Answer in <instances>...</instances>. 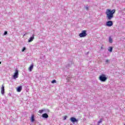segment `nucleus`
<instances>
[{
    "instance_id": "1",
    "label": "nucleus",
    "mask_w": 125,
    "mask_h": 125,
    "mask_svg": "<svg viewBox=\"0 0 125 125\" xmlns=\"http://www.w3.org/2000/svg\"><path fill=\"white\" fill-rule=\"evenodd\" d=\"M115 12H116V10L115 9L111 10L107 9L105 11L106 19L109 21L106 23V25L107 26V27H111V26H113V22L110 20H112V19L114 18Z\"/></svg>"
},
{
    "instance_id": "2",
    "label": "nucleus",
    "mask_w": 125,
    "mask_h": 125,
    "mask_svg": "<svg viewBox=\"0 0 125 125\" xmlns=\"http://www.w3.org/2000/svg\"><path fill=\"white\" fill-rule=\"evenodd\" d=\"M99 79L101 82H106L107 80V77H106V75L104 74L100 75Z\"/></svg>"
},
{
    "instance_id": "3",
    "label": "nucleus",
    "mask_w": 125,
    "mask_h": 125,
    "mask_svg": "<svg viewBox=\"0 0 125 125\" xmlns=\"http://www.w3.org/2000/svg\"><path fill=\"white\" fill-rule=\"evenodd\" d=\"M87 35L86 30H83L82 31V33L79 34V37L80 38H84V37H86Z\"/></svg>"
},
{
    "instance_id": "4",
    "label": "nucleus",
    "mask_w": 125,
    "mask_h": 125,
    "mask_svg": "<svg viewBox=\"0 0 125 125\" xmlns=\"http://www.w3.org/2000/svg\"><path fill=\"white\" fill-rule=\"evenodd\" d=\"M19 75V73L18 72V70H16L15 71V72L14 73V75H13L14 79H17L18 78V75Z\"/></svg>"
},
{
    "instance_id": "5",
    "label": "nucleus",
    "mask_w": 125,
    "mask_h": 125,
    "mask_svg": "<svg viewBox=\"0 0 125 125\" xmlns=\"http://www.w3.org/2000/svg\"><path fill=\"white\" fill-rule=\"evenodd\" d=\"M70 121L72 122V123H78V121L74 117H71L70 118Z\"/></svg>"
},
{
    "instance_id": "6",
    "label": "nucleus",
    "mask_w": 125,
    "mask_h": 125,
    "mask_svg": "<svg viewBox=\"0 0 125 125\" xmlns=\"http://www.w3.org/2000/svg\"><path fill=\"white\" fill-rule=\"evenodd\" d=\"M34 39H35V35L33 34L32 37H30L28 39V42H33V41H34Z\"/></svg>"
},
{
    "instance_id": "7",
    "label": "nucleus",
    "mask_w": 125,
    "mask_h": 125,
    "mask_svg": "<svg viewBox=\"0 0 125 125\" xmlns=\"http://www.w3.org/2000/svg\"><path fill=\"white\" fill-rule=\"evenodd\" d=\"M21 90H22V86L18 87L17 88V91H18V92H21Z\"/></svg>"
},
{
    "instance_id": "8",
    "label": "nucleus",
    "mask_w": 125,
    "mask_h": 125,
    "mask_svg": "<svg viewBox=\"0 0 125 125\" xmlns=\"http://www.w3.org/2000/svg\"><path fill=\"white\" fill-rule=\"evenodd\" d=\"M34 68V64H32L28 68V70L29 72H32V70H33Z\"/></svg>"
},
{
    "instance_id": "9",
    "label": "nucleus",
    "mask_w": 125,
    "mask_h": 125,
    "mask_svg": "<svg viewBox=\"0 0 125 125\" xmlns=\"http://www.w3.org/2000/svg\"><path fill=\"white\" fill-rule=\"evenodd\" d=\"M42 117L45 119H47V118H48V115H47V113H44L42 115Z\"/></svg>"
},
{
    "instance_id": "10",
    "label": "nucleus",
    "mask_w": 125,
    "mask_h": 125,
    "mask_svg": "<svg viewBox=\"0 0 125 125\" xmlns=\"http://www.w3.org/2000/svg\"><path fill=\"white\" fill-rule=\"evenodd\" d=\"M1 93L2 94H4V86H3V85H2V87L1 89Z\"/></svg>"
},
{
    "instance_id": "11",
    "label": "nucleus",
    "mask_w": 125,
    "mask_h": 125,
    "mask_svg": "<svg viewBox=\"0 0 125 125\" xmlns=\"http://www.w3.org/2000/svg\"><path fill=\"white\" fill-rule=\"evenodd\" d=\"M31 122L32 123H34V122H35V116H34V115H32L31 116Z\"/></svg>"
},
{
    "instance_id": "12",
    "label": "nucleus",
    "mask_w": 125,
    "mask_h": 125,
    "mask_svg": "<svg viewBox=\"0 0 125 125\" xmlns=\"http://www.w3.org/2000/svg\"><path fill=\"white\" fill-rule=\"evenodd\" d=\"M109 42H110V43H112V42H113V40L111 37H109Z\"/></svg>"
},
{
    "instance_id": "13",
    "label": "nucleus",
    "mask_w": 125,
    "mask_h": 125,
    "mask_svg": "<svg viewBox=\"0 0 125 125\" xmlns=\"http://www.w3.org/2000/svg\"><path fill=\"white\" fill-rule=\"evenodd\" d=\"M112 50H113V47H109V48L108 49V51H109V52H112Z\"/></svg>"
},
{
    "instance_id": "14",
    "label": "nucleus",
    "mask_w": 125,
    "mask_h": 125,
    "mask_svg": "<svg viewBox=\"0 0 125 125\" xmlns=\"http://www.w3.org/2000/svg\"><path fill=\"white\" fill-rule=\"evenodd\" d=\"M101 123H102V119H101L98 122V125H99V124H101Z\"/></svg>"
},
{
    "instance_id": "15",
    "label": "nucleus",
    "mask_w": 125,
    "mask_h": 125,
    "mask_svg": "<svg viewBox=\"0 0 125 125\" xmlns=\"http://www.w3.org/2000/svg\"><path fill=\"white\" fill-rule=\"evenodd\" d=\"M52 83H56V80H54L51 82Z\"/></svg>"
},
{
    "instance_id": "16",
    "label": "nucleus",
    "mask_w": 125,
    "mask_h": 125,
    "mask_svg": "<svg viewBox=\"0 0 125 125\" xmlns=\"http://www.w3.org/2000/svg\"><path fill=\"white\" fill-rule=\"evenodd\" d=\"M25 50H26V48L25 47H24L23 48V49H22L21 51H22V52H24V51H25Z\"/></svg>"
},
{
    "instance_id": "17",
    "label": "nucleus",
    "mask_w": 125,
    "mask_h": 125,
    "mask_svg": "<svg viewBox=\"0 0 125 125\" xmlns=\"http://www.w3.org/2000/svg\"><path fill=\"white\" fill-rule=\"evenodd\" d=\"M43 112V110H40L39 111V113H40V114H42Z\"/></svg>"
},
{
    "instance_id": "18",
    "label": "nucleus",
    "mask_w": 125,
    "mask_h": 125,
    "mask_svg": "<svg viewBox=\"0 0 125 125\" xmlns=\"http://www.w3.org/2000/svg\"><path fill=\"white\" fill-rule=\"evenodd\" d=\"M66 119H67V116H64V117H63L64 121H65V120H66Z\"/></svg>"
},
{
    "instance_id": "19",
    "label": "nucleus",
    "mask_w": 125,
    "mask_h": 125,
    "mask_svg": "<svg viewBox=\"0 0 125 125\" xmlns=\"http://www.w3.org/2000/svg\"><path fill=\"white\" fill-rule=\"evenodd\" d=\"M4 35H7V31H5L4 33Z\"/></svg>"
},
{
    "instance_id": "20",
    "label": "nucleus",
    "mask_w": 125,
    "mask_h": 125,
    "mask_svg": "<svg viewBox=\"0 0 125 125\" xmlns=\"http://www.w3.org/2000/svg\"><path fill=\"white\" fill-rule=\"evenodd\" d=\"M108 62H109V60H106L105 61V62H106V63H108Z\"/></svg>"
},
{
    "instance_id": "21",
    "label": "nucleus",
    "mask_w": 125,
    "mask_h": 125,
    "mask_svg": "<svg viewBox=\"0 0 125 125\" xmlns=\"http://www.w3.org/2000/svg\"><path fill=\"white\" fill-rule=\"evenodd\" d=\"M85 8L86 10H88V7H86Z\"/></svg>"
},
{
    "instance_id": "22",
    "label": "nucleus",
    "mask_w": 125,
    "mask_h": 125,
    "mask_svg": "<svg viewBox=\"0 0 125 125\" xmlns=\"http://www.w3.org/2000/svg\"><path fill=\"white\" fill-rule=\"evenodd\" d=\"M1 64V62H0V64Z\"/></svg>"
},
{
    "instance_id": "23",
    "label": "nucleus",
    "mask_w": 125,
    "mask_h": 125,
    "mask_svg": "<svg viewBox=\"0 0 125 125\" xmlns=\"http://www.w3.org/2000/svg\"><path fill=\"white\" fill-rule=\"evenodd\" d=\"M101 48H102V47H101Z\"/></svg>"
},
{
    "instance_id": "24",
    "label": "nucleus",
    "mask_w": 125,
    "mask_h": 125,
    "mask_svg": "<svg viewBox=\"0 0 125 125\" xmlns=\"http://www.w3.org/2000/svg\"><path fill=\"white\" fill-rule=\"evenodd\" d=\"M101 48H102V47H101Z\"/></svg>"
}]
</instances>
